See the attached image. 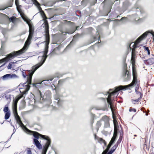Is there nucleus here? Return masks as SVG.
<instances>
[{
  "mask_svg": "<svg viewBox=\"0 0 154 154\" xmlns=\"http://www.w3.org/2000/svg\"><path fill=\"white\" fill-rule=\"evenodd\" d=\"M38 59L39 62L35 65L32 66V69L26 70L25 72H22V75L24 78H25L26 76H27V81L26 82L20 84V85H23L24 87L23 88L25 89L24 92L25 93H26L29 91L30 87V85L32 84V79L33 74L36 70L44 63L46 60V57L44 58L42 56H39ZM40 84V83H38L32 84V85H33V86L36 87L37 85Z\"/></svg>",
  "mask_w": 154,
  "mask_h": 154,
  "instance_id": "1",
  "label": "nucleus"
},
{
  "mask_svg": "<svg viewBox=\"0 0 154 154\" xmlns=\"http://www.w3.org/2000/svg\"><path fill=\"white\" fill-rule=\"evenodd\" d=\"M132 74L133 76V80L132 82L130 84L126 85H120L116 87L114 89H110V91H111V95H116L117 93L121 90H126L127 89H130V88H132L134 85H136L135 89V91L137 95H140V98H142L143 94L141 92L142 90L141 88L139 87L140 83L137 81L136 75V72L135 69L133 68Z\"/></svg>",
  "mask_w": 154,
  "mask_h": 154,
  "instance_id": "2",
  "label": "nucleus"
},
{
  "mask_svg": "<svg viewBox=\"0 0 154 154\" xmlns=\"http://www.w3.org/2000/svg\"><path fill=\"white\" fill-rule=\"evenodd\" d=\"M33 136L35 138L33 140L35 145L39 149L42 148V145L38 141V139L39 137L45 140L46 142L43 146L42 154H46L47 151L49 146L51 145V141L50 138L48 136L42 135L36 131H34Z\"/></svg>",
  "mask_w": 154,
  "mask_h": 154,
  "instance_id": "3",
  "label": "nucleus"
},
{
  "mask_svg": "<svg viewBox=\"0 0 154 154\" xmlns=\"http://www.w3.org/2000/svg\"><path fill=\"white\" fill-rule=\"evenodd\" d=\"M42 21L44 22V23L41 26L40 28L41 29H43L44 31L43 33L45 36V41L44 42L38 43V44H40L41 43L45 44V50L43 52V55L41 56H42L44 58L46 57L47 58L48 56L47 55L48 51V45L49 43L50 37L49 30V25L48 22L46 20H42Z\"/></svg>",
  "mask_w": 154,
  "mask_h": 154,
  "instance_id": "4",
  "label": "nucleus"
},
{
  "mask_svg": "<svg viewBox=\"0 0 154 154\" xmlns=\"http://www.w3.org/2000/svg\"><path fill=\"white\" fill-rule=\"evenodd\" d=\"M35 103L38 102V104L43 103L45 106H49L51 102V94L49 91H47L44 93L43 96L42 94L40 91L38 90L37 92V94L34 96Z\"/></svg>",
  "mask_w": 154,
  "mask_h": 154,
  "instance_id": "5",
  "label": "nucleus"
},
{
  "mask_svg": "<svg viewBox=\"0 0 154 154\" xmlns=\"http://www.w3.org/2000/svg\"><path fill=\"white\" fill-rule=\"evenodd\" d=\"M111 91H109L106 93V95H108V97L107 98H101V99L103 100L105 103V106L104 107L101 108L100 109H97L96 107L91 106L89 109L90 112L92 115L93 114L91 112V111L92 109H95L96 110H102L104 111H107L108 108H110L112 111V112L113 110V108L114 106L112 104V102L113 99L112 98V96H113V95H111Z\"/></svg>",
  "mask_w": 154,
  "mask_h": 154,
  "instance_id": "6",
  "label": "nucleus"
},
{
  "mask_svg": "<svg viewBox=\"0 0 154 154\" xmlns=\"http://www.w3.org/2000/svg\"><path fill=\"white\" fill-rule=\"evenodd\" d=\"M33 34L30 32V33H29L27 39L23 47L21 49L18 51H14V52L11 53L8 56V59L6 60L7 61L13 57L19 56L20 54L24 53L26 51L31 43V40L32 39Z\"/></svg>",
  "mask_w": 154,
  "mask_h": 154,
  "instance_id": "7",
  "label": "nucleus"
},
{
  "mask_svg": "<svg viewBox=\"0 0 154 154\" xmlns=\"http://www.w3.org/2000/svg\"><path fill=\"white\" fill-rule=\"evenodd\" d=\"M18 100L16 98L13 100L12 105V109L15 118L17 123L21 127H24L26 128L25 131L28 133H29L31 131L26 128L21 121L20 117L18 115L17 111V103Z\"/></svg>",
  "mask_w": 154,
  "mask_h": 154,
  "instance_id": "8",
  "label": "nucleus"
},
{
  "mask_svg": "<svg viewBox=\"0 0 154 154\" xmlns=\"http://www.w3.org/2000/svg\"><path fill=\"white\" fill-rule=\"evenodd\" d=\"M79 28V26L76 27V28L73 26L71 27L69 29H66L65 30H62L61 32H62L61 35V39L59 41H57L55 44H59L63 42L67 37V35L66 34L67 33L69 34H71L74 33Z\"/></svg>",
  "mask_w": 154,
  "mask_h": 154,
  "instance_id": "9",
  "label": "nucleus"
},
{
  "mask_svg": "<svg viewBox=\"0 0 154 154\" xmlns=\"http://www.w3.org/2000/svg\"><path fill=\"white\" fill-rule=\"evenodd\" d=\"M139 43H137L136 40L134 43L133 42L131 43L129 46L131 50H132L131 61L132 65H134L135 63V58L136 56L135 49L139 47L138 46Z\"/></svg>",
  "mask_w": 154,
  "mask_h": 154,
  "instance_id": "10",
  "label": "nucleus"
},
{
  "mask_svg": "<svg viewBox=\"0 0 154 154\" xmlns=\"http://www.w3.org/2000/svg\"><path fill=\"white\" fill-rule=\"evenodd\" d=\"M2 32L4 36V38L2 39L1 41V48H2L4 47V45L8 40V35L7 34V30L5 28H3Z\"/></svg>",
  "mask_w": 154,
  "mask_h": 154,
  "instance_id": "11",
  "label": "nucleus"
},
{
  "mask_svg": "<svg viewBox=\"0 0 154 154\" xmlns=\"http://www.w3.org/2000/svg\"><path fill=\"white\" fill-rule=\"evenodd\" d=\"M123 70L124 72L123 73V76L124 77H125L126 76H127L126 78L125 79V81H128L130 79V74L129 73V72H128L127 74V65L125 63L123 66Z\"/></svg>",
  "mask_w": 154,
  "mask_h": 154,
  "instance_id": "12",
  "label": "nucleus"
},
{
  "mask_svg": "<svg viewBox=\"0 0 154 154\" xmlns=\"http://www.w3.org/2000/svg\"><path fill=\"white\" fill-rule=\"evenodd\" d=\"M17 77V76L15 74H8L4 75L1 78L3 80H6Z\"/></svg>",
  "mask_w": 154,
  "mask_h": 154,
  "instance_id": "13",
  "label": "nucleus"
},
{
  "mask_svg": "<svg viewBox=\"0 0 154 154\" xmlns=\"http://www.w3.org/2000/svg\"><path fill=\"white\" fill-rule=\"evenodd\" d=\"M101 120H103L104 122V128H107L109 127V119L107 116H103L101 119Z\"/></svg>",
  "mask_w": 154,
  "mask_h": 154,
  "instance_id": "14",
  "label": "nucleus"
},
{
  "mask_svg": "<svg viewBox=\"0 0 154 154\" xmlns=\"http://www.w3.org/2000/svg\"><path fill=\"white\" fill-rule=\"evenodd\" d=\"M113 4V3H112L108 5L106 9L103 12L102 14V16H106L108 15V13L110 12V10L112 9V6Z\"/></svg>",
  "mask_w": 154,
  "mask_h": 154,
  "instance_id": "15",
  "label": "nucleus"
},
{
  "mask_svg": "<svg viewBox=\"0 0 154 154\" xmlns=\"http://www.w3.org/2000/svg\"><path fill=\"white\" fill-rule=\"evenodd\" d=\"M80 36L79 34H77L73 36V40L71 41L69 45L66 47V48H67L69 47H70L73 45V43H75L77 41V39L78 37Z\"/></svg>",
  "mask_w": 154,
  "mask_h": 154,
  "instance_id": "16",
  "label": "nucleus"
},
{
  "mask_svg": "<svg viewBox=\"0 0 154 154\" xmlns=\"http://www.w3.org/2000/svg\"><path fill=\"white\" fill-rule=\"evenodd\" d=\"M120 129H122L121 127H119L117 123H114V134L117 135V133L118 132H122L120 131Z\"/></svg>",
  "mask_w": 154,
  "mask_h": 154,
  "instance_id": "17",
  "label": "nucleus"
},
{
  "mask_svg": "<svg viewBox=\"0 0 154 154\" xmlns=\"http://www.w3.org/2000/svg\"><path fill=\"white\" fill-rule=\"evenodd\" d=\"M144 63L146 65H151L154 63V57H151L150 58L144 60Z\"/></svg>",
  "mask_w": 154,
  "mask_h": 154,
  "instance_id": "18",
  "label": "nucleus"
},
{
  "mask_svg": "<svg viewBox=\"0 0 154 154\" xmlns=\"http://www.w3.org/2000/svg\"><path fill=\"white\" fill-rule=\"evenodd\" d=\"M131 4L128 1H126L123 3L122 9L123 12L126 11L130 6H131Z\"/></svg>",
  "mask_w": 154,
  "mask_h": 154,
  "instance_id": "19",
  "label": "nucleus"
},
{
  "mask_svg": "<svg viewBox=\"0 0 154 154\" xmlns=\"http://www.w3.org/2000/svg\"><path fill=\"white\" fill-rule=\"evenodd\" d=\"M11 54V53L7 55L6 57L1 59V60H2L3 59H5L4 60H4L2 62L0 63H3L4 62H5L3 64H2V65H1V66H0V71H2V70L3 69H4V66L5 65V64H6V63L7 62H8V61H9V60H11L14 57H13L11 58V59L8 60V61H6V60L8 59V56L10 54ZM0 60H1V59H0Z\"/></svg>",
  "mask_w": 154,
  "mask_h": 154,
  "instance_id": "20",
  "label": "nucleus"
},
{
  "mask_svg": "<svg viewBox=\"0 0 154 154\" xmlns=\"http://www.w3.org/2000/svg\"><path fill=\"white\" fill-rule=\"evenodd\" d=\"M8 22L9 23L11 22L14 24H16L17 20H18V18H17L14 16H12L10 18H9L8 17Z\"/></svg>",
  "mask_w": 154,
  "mask_h": 154,
  "instance_id": "21",
  "label": "nucleus"
},
{
  "mask_svg": "<svg viewBox=\"0 0 154 154\" xmlns=\"http://www.w3.org/2000/svg\"><path fill=\"white\" fill-rule=\"evenodd\" d=\"M131 16L133 18V19H134L137 23H140L143 20V19L140 18L138 17H137V15L136 14H132Z\"/></svg>",
  "mask_w": 154,
  "mask_h": 154,
  "instance_id": "22",
  "label": "nucleus"
},
{
  "mask_svg": "<svg viewBox=\"0 0 154 154\" xmlns=\"http://www.w3.org/2000/svg\"><path fill=\"white\" fill-rule=\"evenodd\" d=\"M54 78V77H50L49 79L44 80L42 82L45 85H48L49 84L51 83V82L52 81Z\"/></svg>",
  "mask_w": 154,
  "mask_h": 154,
  "instance_id": "23",
  "label": "nucleus"
},
{
  "mask_svg": "<svg viewBox=\"0 0 154 154\" xmlns=\"http://www.w3.org/2000/svg\"><path fill=\"white\" fill-rule=\"evenodd\" d=\"M13 2L14 0L10 1L8 4V5L4 6L2 8H0V11L4 10L8 7H12Z\"/></svg>",
  "mask_w": 154,
  "mask_h": 154,
  "instance_id": "24",
  "label": "nucleus"
},
{
  "mask_svg": "<svg viewBox=\"0 0 154 154\" xmlns=\"http://www.w3.org/2000/svg\"><path fill=\"white\" fill-rule=\"evenodd\" d=\"M54 102L55 106L57 105L59 106H61L63 103V101L60 99H59L57 101H54Z\"/></svg>",
  "mask_w": 154,
  "mask_h": 154,
  "instance_id": "25",
  "label": "nucleus"
},
{
  "mask_svg": "<svg viewBox=\"0 0 154 154\" xmlns=\"http://www.w3.org/2000/svg\"><path fill=\"white\" fill-rule=\"evenodd\" d=\"M62 46L61 45H60L58 46L57 47H56L53 50V51L52 53H50L49 54V55L50 56H51L53 54H55V51L57 50H59L62 47Z\"/></svg>",
  "mask_w": 154,
  "mask_h": 154,
  "instance_id": "26",
  "label": "nucleus"
},
{
  "mask_svg": "<svg viewBox=\"0 0 154 154\" xmlns=\"http://www.w3.org/2000/svg\"><path fill=\"white\" fill-rule=\"evenodd\" d=\"M122 138H123V132H120V137H119V140H118V141H117V142L116 143V144H117V145H118L121 142L122 140Z\"/></svg>",
  "mask_w": 154,
  "mask_h": 154,
  "instance_id": "27",
  "label": "nucleus"
},
{
  "mask_svg": "<svg viewBox=\"0 0 154 154\" xmlns=\"http://www.w3.org/2000/svg\"><path fill=\"white\" fill-rule=\"evenodd\" d=\"M117 134H114L113 136L112 137L109 143H110V144H112L115 142L117 137Z\"/></svg>",
  "mask_w": 154,
  "mask_h": 154,
  "instance_id": "28",
  "label": "nucleus"
},
{
  "mask_svg": "<svg viewBox=\"0 0 154 154\" xmlns=\"http://www.w3.org/2000/svg\"><path fill=\"white\" fill-rule=\"evenodd\" d=\"M6 99L8 101L10 102L11 100V94H5Z\"/></svg>",
  "mask_w": 154,
  "mask_h": 154,
  "instance_id": "29",
  "label": "nucleus"
},
{
  "mask_svg": "<svg viewBox=\"0 0 154 154\" xmlns=\"http://www.w3.org/2000/svg\"><path fill=\"white\" fill-rule=\"evenodd\" d=\"M69 78L67 77L65 79L59 80L58 81V85L59 86L62 85L63 83H64L67 79Z\"/></svg>",
  "mask_w": 154,
  "mask_h": 154,
  "instance_id": "30",
  "label": "nucleus"
},
{
  "mask_svg": "<svg viewBox=\"0 0 154 154\" xmlns=\"http://www.w3.org/2000/svg\"><path fill=\"white\" fill-rule=\"evenodd\" d=\"M3 111L5 113L10 112L9 110L8 105V104H6L5 106L3 109Z\"/></svg>",
  "mask_w": 154,
  "mask_h": 154,
  "instance_id": "31",
  "label": "nucleus"
},
{
  "mask_svg": "<svg viewBox=\"0 0 154 154\" xmlns=\"http://www.w3.org/2000/svg\"><path fill=\"white\" fill-rule=\"evenodd\" d=\"M29 26V33H30V32L32 33V34H33V31L34 30L33 26L32 25H30L28 24Z\"/></svg>",
  "mask_w": 154,
  "mask_h": 154,
  "instance_id": "32",
  "label": "nucleus"
},
{
  "mask_svg": "<svg viewBox=\"0 0 154 154\" xmlns=\"http://www.w3.org/2000/svg\"><path fill=\"white\" fill-rule=\"evenodd\" d=\"M10 116V112H8L7 113H5V120L8 119Z\"/></svg>",
  "mask_w": 154,
  "mask_h": 154,
  "instance_id": "33",
  "label": "nucleus"
},
{
  "mask_svg": "<svg viewBox=\"0 0 154 154\" xmlns=\"http://www.w3.org/2000/svg\"><path fill=\"white\" fill-rule=\"evenodd\" d=\"M98 142L100 143H103L104 145H106V143L105 141L103 140L102 138H99L98 139Z\"/></svg>",
  "mask_w": 154,
  "mask_h": 154,
  "instance_id": "34",
  "label": "nucleus"
},
{
  "mask_svg": "<svg viewBox=\"0 0 154 154\" xmlns=\"http://www.w3.org/2000/svg\"><path fill=\"white\" fill-rule=\"evenodd\" d=\"M132 10L133 11H140V13H141V11L140 9L138 7H135L132 8Z\"/></svg>",
  "mask_w": 154,
  "mask_h": 154,
  "instance_id": "35",
  "label": "nucleus"
},
{
  "mask_svg": "<svg viewBox=\"0 0 154 154\" xmlns=\"http://www.w3.org/2000/svg\"><path fill=\"white\" fill-rule=\"evenodd\" d=\"M95 116V115L94 114H92L91 115V123L92 125L93 123L94 122V118Z\"/></svg>",
  "mask_w": 154,
  "mask_h": 154,
  "instance_id": "36",
  "label": "nucleus"
},
{
  "mask_svg": "<svg viewBox=\"0 0 154 154\" xmlns=\"http://www.w3.org/2000/svg\"><path fill=\"white\" fill-rule=\"evenodd\" d=\"M54 99L56 100L55 101H57V100H58L59 99H60L59 98V97L58 94H56L54 96Z\"/></svg>",
  "mask_w": 154,
  "mask_h": 154,
  "instance_id": "37",
  "label": "nucleus"
},
{
  "mask_svg": "<svg viewBox=\"0 0 154 154\" xmlns=\"http://www.w3.org/2000/svg\"><path fill=\"white\" fill-rule=\"evenodd\" d=\"M144 49L146 51H147V54L148 55H149L150 54V50L149 49V48L148 47H146V46H144Z\"/></svg>",
  "mask_w": 154,
  "mask_h": 154,
  "instance_id": "38",
  "label": "nucleus"
},
{
  "mask_svg": "<svg viewBox=\"0 0 154 154\" xmlns=\"http://www.w3.org/2000/svg\"><path fill=\"white\" fill-rule=\"evenodd\" d=\"M99 38H100V36L98 34H97L96 36L93 37V42H94L97 39H99Z\"/></svg>",
  "mask_w": 154,
  "mask_h": 154,
  "instance_id": "39",
  "label": "nucleus"
},
{
  "mask_svg": "<svg viewBox=\"0 0 154 154\" xmlns=\"http://www.w3.org/2000/svg\"><path fill=\"white\" fill-rule=\"evenodd\" d=\"M103 121V120H101V119L99 121H98L96 125L97 127L99 128L101 125V121Z\"/></svg>",
  "mask_w": 154,
  "mask_h": 154,
  "instance_id": "40",
  "label": "nucleus"
},
{
  "mask_svg": "<svg viewBox=\"0 0 154 154\" xmlns=\"http://www.w3.org/2000/svg\"><path fill=\"white\" fill-rule=\"evenodd\" d=\"M14 63V62H10L8 66L7 67V68L8 69H11L12 65L13 63Z\"/></svg>",
  "mask_w": 154,
  "mask_h": 154,
  "instance_id": "41",
  "label": "nucleus"
},
{
  "mask_svg": "<svg viewBox=\"0 0 154 154\" xmlns=\"http://www.w3.org/2000/svg\"><path fill=\"white\" fill-rule=\"evenodd\" d=\"M118 146V145L116 144L112 147L111 150H112L113 152H114L116 148Z\"/></svg>",
  "mask_w": 154,
  "mask_h": 154,
  "instance_id": "42",
  "label": "nucleus"
},
{
  "mask_svg": "<svg viewBox=\"0 0 154 154\" xmlns=\"http://www.w3.org/2000/svg\"><path fill=\"white\" fill-rule=\"evenodd\" d=\"M112 145V144H110V143H109V144H108V145L105 150L106 152H107L108 151V150H109V149L110 148L111 146Z\"/></svg>",
  "mask_w": 154,
  "mask_h": 154,
  "instance_id": "43",
  "label": "nucleus"
},
{
  "mask_svg": "<svg viewBox=\"0 0 154 154\" xmlns=\"http://www.w3.org/2000/svg\"><path fill=\"white\" fill-rule=\"evenodd\" d=\"M27 154H32V152L30 150V148H27Z\"/></svg>",
  "mask_w": 154,
  "mask_h": 154,
  "instance_id": "44",
  "label": "nucleus"
},
{
  "mask_svg": "<svg viewBox=\"0 0 154 154\" xmlns=\"http://www.w3.org/2000/svg\"><path fill=\"white\" fill-rule=\"evenodd\" d=\"M116 20H117L118 21H120V20H118V19ZM125 20V21H127V17H122L120 20V21H122V20Z\"/></svg>",
  "mask_w": 154,
  "mask_h": 154,
  "instance_id": "45",
  "label": "nucleus"
},
{
  "mask_svg": "<svg viewBox=\"0 0 154 154\" xmlns=\"http://www.w3.org/2000/svg\"><path fill=\"white\" fill-rule=\"evenodd\" d=\"M65 23L66 24L69 25H71L72 23H73L72 22L68 21L67 20H65Z\"/></svg>",
  "mask_w": 154,
  "mask_h": 154,
  "instance_id": "46",
  "label": "nucleus"
},
{
  "mask_svg": "<svg viewBox=\"0 0 154 154\" xmlns=\"http://www.w3.org/2000/svg\"><path fill=\"white\" fill-rule=\"evenodd\" d=\"M13 91L12 89H10L6 91L5 94H9V93Z\"/></svg>",
  "mask_w": 154,
  "mask_h": 154,
  "instance_id": "47",
  "label": "nucleus"
},
{
  "mask_svg": "<svg viewBox=\"0 0 154 154\" xmlns=\"http://www.w3.org/2000/svg\"><path fill=\"white\" fill-rule=\"evenodd\" d=\"M32 1L36 5H39V4L36 0H32Z\"/></svg>",
  "mask_w": 154,
  "mask_h": 154,
  "instance_id": "48",
  "label": "nucleus"
},
{
  "mask_svg": "<svg viewBox=\"0 0 154 154\" xmlns=\"http://www.w3.org/2000/svg\"><path fill=\"white\" fill-rule=\"evenodd\" d=\"M129 111L131 112L133 111L134 112H136V109H135L130 108L129 109Z\"/></svg>",
  "mask_w": 154,
  "mask_h": 154,
  "instance_id": "49",
  "label": "nucleus"
},
{
  "mask_svg": "<svg viewBox=\"0 0 154 154\" xmlns=\"http://www.w3.org/2000/svg\"><path fill=\"white\" fill-rule=\"evenodd\" d=\"M141 98H140V97H139L137 99L133 100V101L137 102H138L139 101V100L141 99Z\"/></svg>",
  "mask_w": 154,
  "mask_h": 154,
  "instance_id": "50",
  "label": "nucleus"
},
{
  "mask_svg": "<svg viewBox=\"0 0 154 154\" xmlns=\"http://www.w3.org/2000/svg\"><path fill=\"white\" fill-rule=\"evenodd\" d=\"M15 4L16 6L18 7V6L19 5V2H18V0H15Z\"/></svg>",
  "mask_w": 154,
  "mask_h": 154,
  "instance_id": "51",
  "label": "nucleus"
},
{
  "mask_svg": "<svg viewBox=\"0 0 154 154\" xmlns=\"http://www.w3.org/2000/svg\"><path fill=\"white\" fill-rule=\"evenodd\" d=\"M21 17H22L23 19L24 20L25 22H26L28 24V20H29V19H25L23 18L22 16H21Z\"/></svg>",
  "mask_w": 154,
  "mask_h": 154,
  "instance_id": "52",
  "label": "nucleus"
},
{
  "mask_svg": "<svg viewBox=\"0 0 154 154\" xmlns=\"http://www.w3.org/2000/svg\"><path fill=\"white\" fill-rule=\"evenodd\" d=\"M114 152L112 150H111L108 153V154H112Z\"/></svg>",
  "mask_w": 154,
  "mask_h": 154,
  "instance_id": "53",
  "label": "nucleus"
},
{
  "mask_svg": "<svg viewBox=\"0 0 154 154\" xmlns=\"http://www.w3.org/2000/svg\"><path fill=\"white\" fill-rule=\"evenodd\" d=\"M114 152L112 150H111L108 153V154H112Z\"/></svg>",
  "mask_w": 154,
  "mask_h": 154,
  "instance_id": "54",
  "label": "nucleus"
},
{
  "mask_svg": "<svg viewBox=\"0 0 154 154\" xmlns=\"http://www.w3.org/2000/svg\"><path fill=\"white\" fill-rule=\"evenodd\" d=\"M114 152L112 150H111L108 153V154H112Z\"/></svg>",
  "mask_w": 154,
  "mask_h": 154,
  "instance_id": "55",
  "label": "nucleus"
},
{
  "mask_svg": "<svg viewBox=\"0 0 154 154\" xmlns=\"http://www.w3.org/2000/svg\"><path fill=\"white\" fill-rule=\"evenodd\" d=\"M106 0H104V1L103 2V3H104ZM99 1L101 2L102 1V0H99ZM98 2V0H96V2L97 3V2Z\"/></svg>",
  "mask_w": 154,
  "mask_h": 154,
  "instance_id": "56",
  "label": "nucleus"
},
{
  "mask_svg": "<svg viewBox=\"0 0 154 154\" xmlns=\"http://www.w3.org/2000/svg\"><path fill=\"white\" fill-rule=\"evenodd\" d=\"M26 33L25 31H23V32H22L21 34V35H22L25 34Z\"/></svg>",
  "mask_w": 154,
  "mask_h": 154,
  "instance_id": "57",
  "label": "nucleus"
},
{
  "mask_svg": "<svg viewBox=\"0 0 154 154\" xmlns=\"http://www.w3.org/2000/svg\"><path fill=\"white\" fill-rule=\"evenodd\" d=\"M140 57L142 59H143L144 57L143 56H143H142L140 54Z\"/></svg>",
  "mask_w": 154,
  "mask_h": 154,
  "instance_id": "58",
  "label": "nucleus"
},
{
  "mask_svg": "<svg viewBox=\"0 0 154 154\" xmlns=\"http://www.w3.org/2000/svg\"><path fill=\"white\" fill-rule=\"evenodd\" d=\"M4 59H5L0 60V63L3 61L4 60Z\"/></svg>",
  "mask_w": 154,
  "mask_h": 154,
  "instance_id": "59",
  "label": "nucleus"
},
{
  "mask_svg": "<svg viewBox=\"0 0 154 154\" xmlns=\"http://www.w3.org/2000/svg\"><path fill=\"white\" fill-rule=\"evenodd\" d=\"M13 131H14V133L12 134L11 135V137L12 136V135L16 131V130H15L14 129V130H13Z\"/></svg>",
  "mask_w": 154,
  "mask_h": 154,
  "instance_id": "60",
  "label": "nucleus"
},
{
  "mask_svg": "<svg viewBox=\"0 0 154 154\" xmlns=\"http://www.w3.org/2000/svg\"><path fill=\"white\" fill-rule=\"evenodd\" d=\"M11 126H13V127H14V128H14V125H12L11 123Z\"/></svg>",
  "mask_w": 154,
  "mask_h": 154,
  "instance_id": "61",
  "label": "nucleus"
},
{
  "mask_svg": "<svg viewBox=\"0 0 154 154\" xmlns=\"http://www.w3.org/2000/svg\"><path fill=\"white\" fill-rule=\"evenodd\" d=\"M94 137H95V139H96L97 136H96V134H95V135H94Z\"/></svg>",
  "mask_w": 154,
  "mask_h": 154,
  "instance_id": "62",
  "label": "nucleus"
},
{
  "mask_svg": "<svg viewBox=\"0 0 154 154\" xmlns=\"http://www.w3.org/2000/svg\"><path fill=\"white\" fill-rule=\"evenodd\" d=\"M151 56L154 57V54H152Z\"/></svg>",
  "mask_w": 154,
  "mask_h": 154,
  "instance_id": "63",
  "label": "nucleus"
},
{
  "mask_svg": "<svg viewBox=\"0 0 154 154\" xmlns=\"http://www.w3.org/2000/svg\"><path fill=\"white\" fill-rule=\"evenodd\" d=\"M55 82V80L54 79V81H53V83H54V82Z\"/></svg>",
  "mask_w": 154,
  "mask_h": 154,
  "instance_id": "64",
  "label": "nucleus"
}]
</instances>
